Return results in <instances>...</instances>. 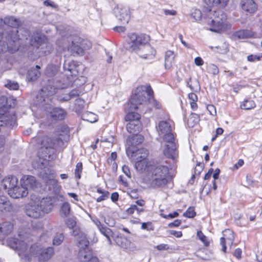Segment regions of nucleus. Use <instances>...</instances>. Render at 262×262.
<instances>
[{
  "label": "nucleus",
  "instance_id": "23",
  "mask_svg": "<svg viewBox=\"0 0 262 262\" xmlns=\"http://www.w3.org/2000/svg\"><path fill=\"white\" fill-rule=\"evenodd\" d=\"M15 189L10 190L9 195L14 199H18L26 196L28 194V190L27 188L21 185V186H18L17 184L14 188Z\"/></svg>",
  "mask_w": 262,
  "mask_h": 262
},
{
  "label": "nucleus",
  "instance_id": "39",
  "mask_svg": "<svg viewBox=\"0 0 262 262\" xmlns=\"http://www.w3.org/2000/svg\"><path fill=\"white\" fill-rule=\"evenodd\" d=\"M81 117L83 120L91 123L95 122L97 121L98 119L97 116L95 114L90 112L83 113Z\"/></svg>",
  "mask_w": 262,
  "mask_h": 262
},
{
  "label": "nucleus",
  "instance_id": "48",
  "mask_svg": "<svg viewBox=\"0 0 262 262\" xmlns=\"http://www.w3.org/2000/svg\"><path fill=\"white\" fill-rule=\"evenodd\" d=\"M64 239V235L62 233H57L53 238V244L54 246L60 245Z\"/></svg>",
  "mask_w": 262,
  "mask_h": 262
},
{
  "label": "nucleus",
  "instance_id": "58",
  "mask_svg": "<svg viewBox=\"0 0 262 262\" xmlns=\"http://www.w3.org/2000/svg\"><path fill=\"white\" fill-rule=\"evenodd\" d=\"M117 157V154L116 152H113L111 154V156L107 158V162L108 163H112L116 164V162L115 161Z\"/></svg>",
  "mask_w": 262,
  "mask_h": 262
},
{
  "label": "nucleus",
  "instance_id": "55",
  "mask_svg": "<svg viewBox=\"0 0 262 262\" xmlns=\"http://www.w3.org/2000/svg\"><path fill=\"white\" fill-rule=\"evenodd\" d=\"M66 224L71 229L77 226L76 221L72 218L68 219L66 222Z\"/></svg>",
  "mask_w": 262,
  "mask_h": 262
},
{
  "label": "nucleus",
  "instance_id": "31",
  "mask_svg": "<svg viewBox=\"0 0 262 262\" xmlns=\"http://www.w3.org/2000/svg\"><path fill=\"white\" fill-rule=\"evenodd\" d=\"M253 35V32L247 29H243L236 31L233 34L234 38L239 39L250 38L252 37Z\"/></svg>",
  "mask_w": 262,
  "mask_h": 262
},
{
  "label": "nucleus",
  "instance_id": "2",
  "mask_svg": "<svg viewBox=\"0 0 262 262\" xmlns=\"http://www.w3.org/2000/svg\"><path fill=\"white\" fill-rule=\"evenodd\" d=\"M157 130L160 136L165 141V147L163 153L167 158L175 160L178 156L177 150L176 138L172 133V127L169 121H161L156 126Z\"/></svg>",
  "mask_w": 262,
  "mask_h": 262
},
{
  "label": "nucleus",
  "instance_id": "16",
  "mask_svg": "<svg viewBox=\"0 0 262 262\" xmlns=\"http://www.w3.org/2000/svg\"><path fill=\"white\" fill-rule=\"evenodd\" d=\"M18 179L13 176H9L5 178L2 181V186L8 192V194L10 192V190L15 189V187L17 184Z\"/></svg>",
  "mask_w": 262,
  "mask_h": 262
},
{
  "label": "nucleus",
  "instance_id": "57",
  "mask_svg": "<svg viewBox=\"0 0 262 262\" xmlns=\"http://www.w3.org/2000/svg\"><path fill=\"white\" fill-rule=\"evenodd\" d=\"M101 234H102L104 236L108 235V234H112V231L111 229L107 228L105 226L101 227L99 229Z\"/></svg>",
  "mask_w": 262,
  "mask_h": 262
},
{
  "label": "nucleus",
  "instance_id": "17",
  "mask_svg": "<svg viewBox=\"0 0 262 262\" xmlns=\"http://www.w3.org/2000/svg\"><path fill=\"white\" fill-rule=\"evenodd\" d=\"M63 69L68 78L76 76L78 73V66L74 61H65L63 64Z\"/></svg>",
  "mask_w": 262,
  "mask_h": 262
},
{
  "label": "nucleus",
  "instance_id": "8",
  "mask_svg": "<svg viewBox=\"0 0 262 262\" xmlns=\"http://www.w3.org/2000/svg\"><path fill=\"white\" fill-rule=\"evenodd\" d=\"M206 15L208 19V24L210 31L220 32L226 29L227 15L223 11L209 9Z\"/></svg>",
  "mask_w": 262,
  "mask_h": 262
},
{
  "label": "nucleus",
  "instance_id": "19",
  "mask_svg": "<svg viewBox=\"0 0 262 262\" xmlns=\"http://www.w3.org/2000/svg\"><path fill=\"white\" fill-rule=\"evenodd\" d=\"M26 213L28 216L35 219L38 218L44 214L41 209L39 207V204L36 202L27 207Z\"/></svg>",
  "mask_w": 262,
  "mask_h": 262
},
{
  "label": "nucleus",
  "instance_id": "9",
  "mask_svg": "<svg viewBox=\"0 0 262 262\" xmlns=\"http://www.w3.org/2000/svg\"><path fill=\"white\" fill-rule=\"evenodd\" d=\"M16 100L13 98H7L6 96H0V119L8 118L5 123L8 125H15L16 122V117L14 113L8 112V110L15 106Z\"/></svg>",
  "mask_w": 262,
  "mask_h": 262
},
{
  "label": "nucleus",
  "instance_id": "36",
  "mask_svg": "<svg viewBox=\"0 0 262 262\" xmlns=\"http://www.w3.org/2000/svg\"><path fill=\"white\" fill-rule=\"evenodd\" d=\"M229 0H205L204 2L209 7L217 6L225 7Z\"/></svg>",
  "mask_w": 262,
  "mask_h": 262
},
{
  "label": "nucleus",
  "instance_id": "34",
  "mask_svg": "<svg viewBox=\"0 0 262 262\" xmlns=\"http://www.w3.org/2000/svg\"><path fill=\"white\" fill-rule=\"evenodd\" d=\"M157 165H133L136 170L141 173H144L147 175L150 174V170L154 166Z\"/></svg>",
  "mask_w": 262,
  "mask_h": 262
},
{
  "label": "nucleus",
  "instance_id": "13",
  "mask_svg": "<svg viewBox=\"0 0 262 262\" xmlns=\"http://www.w3.org/2000/svg\"><path fill=\"white\" fill-rule=\"evenodd\" d=\"M114 13L122 24H126L128 23L130 18V12L128 7H116L114 9Z\"/></svg>",
  "mask_w": 262,
  "mask_h": 262
},
{
  "label": "nucleus",
  "instance_id": "15",
  "mask_svg": "<svg viewBox=\"0 0 262 262\" xmlns=\"http://www.w3.org/2000/svg\"><path fill=\"white\" fill-rule=\"evenodd\" d=\"M223 233L224 237L221 238L220 244L222 246V251L225 252L226 250V243L231 246L234 240V236L233 231L229 229L225 230Z\"/></svg>",
  "mask_w": 262,
  "mask_h": 262
},
{
  "label": "nucleus",
  "instance_id": "52",
  "mask_svg": "<svg viewBox=\"0 0 262 262\" xmlns=\"http://www.w3.org/2000/svg\"><path fill=\"white\" fill-rule=\"evenodd\" d=\"M208 72L214 75H216L219 73V69L215 65L213 64H209L207 67Z\"/></svg>",
  "mask_w": 262,
  "mask_h": 262
},
{
  "label": "nucleus",
  "instance_id": "22",
  "mask_svg": "<svg viewBox=\"0 0 262 262\" xmlns=\"http://www.w3.org/2000/svg\"><path fill=\"white\" fill-rule=\"evenodd\" d=\"M241 6L243 10L249 13H253L257 9V5L253 0H241Z\"/></svg>",
  "mask_w": 262,
  "mask_h": 262
},
{
  "label": "nucleus",
  "instance_id": "11",
  "mask_svg": "<svg viewBox=\"0 0 262 262\" xmlns=\"http://www.w3.org/2000/svg\"><path fill=\"white\" fill-rule=\"evenodd\" d=\"M126 152L132 161L136 163V164L142 162H143V164H144V163L147 164L146 159L148 152L147 149L144 148L134 149L132 147H128L126 148Z\"/></svg>",
  "mask_w": 262,
  "mask_h": 262
},
{
  "label": "nucleus",
  "instance_id": "43",
  "mask_svg": "<svg viewBox=\"0 0 262 262\" xmlns=\"http://www.w3.org/2000/svg\"><path fill=\"white\" fill-rule=\"evenodd\" d=\"M59 67L56 65H49L46 70V74L49 77H52L56 75L59 71Z\"/></svg>",
  "mask_w": 262,
  "mask_h": 262
},
{
  "label": "nucleus",
  "instance_id": "49",
  "mask_svg": "<svg viewBox=\"0 0 262 262\" xmlns=\"http://www.w3.org/2000/svg\"><path fill=\"white\" fill-rule=\"evenodd\" d=\"M70 209L71 208L70 204L67 202L64 203L62 204L60 209V212L62 215L63 217L67 216L70 213Z\"/></svg>",
  "mask_w": 262,
  "mask_h": 262
},
{
  "label": "nucleus",
  "instance_id": "14",
  "mask_svg": "<svg viewBox=\"0 0 262 262\" xmlns=\"http://www.w3.org/2000/svg\"><path fill=\"white\" fill-rule=\"evenodd\" d=\"M155 50L148 42L144 43L136 53L144 59H150L155 55Z\"/></svg>",
  "mask_w": 262,
  "mask_h": 262
},
{
  "label": "nucleus",
  "instance_id": "12",
  "mask_svg": "<svg viewBox=\"0 0 262 262\" xmlns=\"http://www.w3.org/2000/svg\"><path fill=\"white\" fill-rule=\"evenodd\" d=\"M116 244L126 251H135L137 250L136 245L124 236H117L115 239Z\"/></svg>",
  "mask_w": 262,
  "mask_h": 262
},
{
  "label": "nucleus",
  "instance_id": "20",
  "mask_svg": "<svg viewBox=\"0 0 262 262\" xmlns=\"http://www.w3.org/2000/svg\"><path fill=\"white\" fill-rule=\"evenodd\" d=\"M21 184L26 187L28 190V188L34 189L37 187L38 183L35 178L32 176H24L21 179Z\"/></svg>",
  "mask_w": 262,
  "mask_h": 262
},
{
  "label": "nucleus",
  "instance_id": "60",
  "mask_svg": "<svg viewBox=\"0 0 262 262\" xmlns=\"http://www.w3.org/2000/svg\"><path fill=\"white\" fill-rule=\"evenodd\" d=\"M201 14L199 10H195L191 15L195 20H199L201 19Z\"/></svg>",
  "mask_w": 262,
  "mask_h": 262
},
{
  "label": "nucleus",
  "instance_id": "32",
  "mask_svg": "<svg viewBox=\"0 0 262 262\" xmlns=\"http://www.w3.org/2000/svg\"><path fill=\"white\" fill-rule=\"evenodd\" d=\"M174 52L171 51H167L165 55V68L170 69L174 63Z\"/></svg>",
  "mask_w": 262,
  "mask_h": 262
},
{
  "label": "nucleus",
  "instance_id": "50",
  "mask_svg": "<svg viewBox=\"0 0 262 262\" xmlns=\"http://www.w3.org/2000/svg\"><path fill=\"white\" fill-rule=\"evenodd\" d=\"M199 120V117L196 114H192L191 116L189 118L188 123L189 126H193L194 124L196 123Z\"/></svg>",
  "mask_w": 262,
  "mask_h": 262
},
{
  "label": "nucleus",
  "instance_id": "1",
  "mask_svg": "<svg viewBox=\"0 0 262 262\" xmlns=\"http://www.w3.org/2000/svg\"><path fill=\"white\" fill-rule=\"evenodd\" d=\"M70 139V129L64 124L59 125L54 135L37 138V155L39 159L42 160L40 164H45L55 159L57 149H64Z\"/></svg>",
  "mask_w": 262,
  "mask_h": 262
},
{
  "label": "nucleus",
  "instance_id": "38",
  "mask_svg": "<svg viewBox=\"0 0 262 262\" xmlns=\"http://www.w3.org/2000/svg\"><path fill=\"white\" fill-rule=\"evenodd\" d=\"M4 23L11 27H17L20 25V21L13 16L6 17L4 19Z\"/></svg>",
  "mask_w": 262,
  "mask_h": 262
},
{
  "label": "nucleus",
  "instance_id": "33",
  "mask_svg": "<svg viewBox=\"0 0 262 262\" xmlns=\"http://www.w3.org/2000/svg\"><path fill=\"white\" fill-rule=\"evenodd\" d=\"M90 242L88 239L86 234H81L80 236L77 237L76 242V246L79 249L89 247Z\"/></svg>",
  "mask_w": 262,
  "mask_h": 262
},
{
  "label": "nucleus",
  "instance_id": "7",
  "mask_svg": "<svg viewBox=\"0 0 262 262\" xmlns=\"http://www.w3.org/2000/svg\"><path fill=\"white\" fill-rule=\"evenodd\" d=\"M19 238L16 237H10L7 239V245L18 252L19 256L21 257L23 262H29L30 257L28 255L26 251L28 250L30 242L33 241L32 237L25 236L22 234H19Z\"/></svg>",
  "mask_w": 262,
  "mask_h": 262
},
{
  "label": "nucleus",
  "instance_id": "56",
  "mask_svg": "<svg viewBox=\"0 0 262 262\" xmlns=\"http://www.w3.org/2000/svg\"><path fill=\"white\" fill-rule=\"evenodd\" d=\"M261 59V56L259 55L251 54L248 56L247 60L250 62H255L256 61H259Z\"/></svg>",
  "mask_w": 262,
  "mask_h": 262
},
{
  "label": "nucleus",
  "instance_id": "63",
  "mask_svg": "<svg viewBox=\"0 0 262 262\" xmlns=\"http://www.w3.org/2000/svg\"><path fill=\"white\" fill-rule=\"evenodd\" d=\"M224 132V129L222 128H221V127H219L217 128L216 129V132H215V135L211 139V141L213 142L214 141L216 137L219 136V135H221L223 134Z\"/></svg>",
  "mask_w": 262,
  "mask_h": 262
},
{
  "label": "nucleus",
  "instance_id": "61",
  "mask_svg": "<svg viewBox=\"0 0 262 262\" xmlns=\"http://www.w3.org/2000/svg\"><path fill=\"white\" fill-rule=\"evenodd\" d=\"M207 109L208 111L209 112L210 114L214 116L216 114V108L213 105H208L207 106Z\"/></svg>",
  "mask_w": 262,
  "mask_h": 262
},
{
  "label": "nucleus",
  "instance_id": "35",
  "mask_svg": "<svg viewBox=\"0 0 262 262\" xmlns=\"http://www.w3.org/2000/svg\"><path fill=\"white\" fill-rule=\"evenodd\" d=\"M42 248V247L40 245L34 244L31 245L29 252L27 250L26 251L27 253L30 257V260L31 259V256L38 257V255L40 254Z\"/></svg>",
  "mask_w": 262,
  "mask_h": 262
},
{
  "label": "nucleus",
  "instance_id": "59",
  "mask_svg": "<svg viewBox=\"0 0 262 262\" xmlns=\"http://www.w3.org/2000/svg\"><path fill=\"white\" fill-rule=\"evenodd\" d=\"M82 170V165H76V167L75 170V174L76 177L79 179L81 178V173Z\"/></svg>",
  "mask_w": 262,
  "mask_h": 262
},
{
  "label": "nucleus",
  "instance_id": "53",
  "mask_svg": "<svg viewBox=\"0 0 262 262\" xmlns=\"http://www.w3.org/2000/svg\"><path fill=\"white\" fill-rule=\"evenodd\" d=\"M195 215V212L194 211V208L192 207L188 208L183 214L184 216L189 218L193 217Z\"/></svg>",
  "mask_w": 262,
  "mask_h": 262
},
{
  "label": "nucleus",
  "instance_id": "46",
  "mask_svg": "<svg viewBox=\"0 0 262 262\" xmlns=\"http://www.w3.org/2000/svg\"><path fill=\"white\" fill-rule=\"evenodd\" d=\"M4 85L10 90H16L19 88V84L17 82L10 80H7Z\"/></svg>",
  "mask_w": 262,
  "mask_h": 262
},
{
  "label": "nucleus",
  "instance_id": "40",
  "mask_svg": "<svg viewBox=\"0 0 262 262\" xmlns=\"http://www.w3.org/2000/svg\"><path fill=\"white\" fill-rule=\"evenodd\" d=\"M55 177L52 178L47 182H46L47 186H49L51 190L56 192L59 190L60 186L58 183V181L55 179Z\"/></svg>",
  "mask_w": 262,
  "mask_h": 262
},
{
  "label": "nucleus",
  "instance_id": "18",
  "mask_svg": "<svg viewBox=\"0 0 262 262\" xmlns=\"http://www.w3.org/2000/svg\"><path fill=\"white\" fill-rule=\"evenodd\" d=\"M49 165H39V171L38 176L47 182L50 179L55 177V173L54 170H52L49 166Z\"/></svg>",
  "mask_w": 262,
  "mask_h": 262
},
{
  "label": "nucleus",
  "instance_id": "6",
  "mask_svg": "<svg viewBox=\"0 0 262 262\" xmlns=\"http://www.w3.org/2000/svg\"><path fill=\"white\" fill-rule=\"evenodd\" d=\"M150 170L151 186L154 188L162 187L166 185L168 179H171L175 174V169L164 165H157Z\"/></svg>",
  "mask_w": 262,
  "mask_h": 262
},
{
  "label": "nucleus",
  "instance_id": "47",
  "mask_svg": "<svg viewBox=\"0 0 262 262\" xmlns=\"http://www.w3.org/2000/svg\"><path fill=\"white\" fill-rule=\"evenodd\" d=\"M84 101L81 98L76 99L75 101L74 108L76 112H80L84 108Z\"/></svg>",
  "mask_w": 262,
  "mask_h": 262
},
{
  "label": "nucleus",
  "instance_id": "24",
  "mask_svg": "<svg viewBox=\"0 0 262 262\" xmlns=\"http://www.w3.org/2000/svg\"><path fill=\"white\" fill-rule=\"evenodd\" d=\"M36 203L39 204V208L43 214L49 213L52 208V202L50 198H43Z\"/></svg>",
  "mask_w": 262,
  "mask_h": 262
},
{
  "label": "nucleus",
  "instance_id": "21",
  "mask_svg": "<svg viewBox=\"0 0 262 262\" xmlns=\"http://www.w3.org/2000/svg\"><path fill=\"white\" fill-rule=\"evenodd\" d=\"M78 257L81 261L91 262L92 259L96 257L93 256L92 250L90 247H87L79 249Z\"/></svg>",
  "mask_w": 262,
  "mask_h": 262
},
{
  "label": "nucleus",
  "instance_id": "28",
  "mask_svg": "<svg viewBox=\"0 0 262 262\" xmlns=\"http://www.w3.org/2000/svg\"><path fill=\"white\" fill-rule=\"evenodd\" d=\"M131 138L127 139V144L128 147H132L134 149H136L135 146L143 142L144 137L141 135L134 134Z\"/></svg>",
  "mask_w": 262,
  "mask_h": 262
},
{
  "label": "nucleus",
  "instance_id": "37",
  "mask_svg": "<svg viewBox=\"0 0 262 262\" xmlns=\"http://www.w3.org/2000/svg\"><path fill=\"white\" fill-rule=\"evenodd\" d=\"M13 229V225L9 222H6L0 224V232L4 235L10 234Z\"/></svg>",
  "mask_w": 262,
  "mask_h": 262
},
{
  "label": "nucleus",
  "instance_id": "64",
  "mask_svg": "<svg viewBox=\"0 0 262 262\" xmlns=\"http://www.w3.org/2000/svg\"><path fill=\"white\" fill-rule=\"evenodd\" d=\"M80 93L81 92L79 90H73L71 91L69 94L71 96V98H72L79 96Z\"/></svg>",
  "mask_w": 262,
  "mask_h": 262
},
{
  "label": "nucleus",
  "instance_id": "51",
  "mask_svg": "<svg viewBox=\"0 0 262 262\" xmlns=\"http://www.w3.org/2000/svg\"><path fill=\"white\" fill-rule=\"evenodd\" d=\"M197 236L206 246H208L209 245V242L208 241L207 237L201 231H198Z\"/></svg>",
  "mask_w": 262,
  "mask_h": 262
},
{
  "label": "nucleus",
  "instance_id": "42",
  "mask_svg": "<svg viewBox=\"0 0 262 262\" xmlns=\"http://www.w3.org/2000/svg\"><path fill=\"white\" fill-rule=\"evenodd\" d=\"M256 104L253 100L248 99L245 100L241 104L240 107L242 109L249 110L255 108Z\"/></svg>",
  "mask_w": 262,
  "mask_h": 262
},
{
  "label": "nucleus",
  "instance_id": "45",
  "mask_svg": "<svg viewBox=\"0 0 262 262\" xmlns=\"http://www.w3.org/2000/svg\"><path fill=\"white\" fill-rule=\"evenodd\" d=\"M56 90L57 88L55 86L48 85L43 87L41 90L47 95L51 96L56 93Z\"/></svg>",
  "mask_w": 262,
  "mask_h": 262
},
{
  "label": "nucleus",
  "instance_id": "62",
  "mask_svg": "<svg viewBox=\"0 0 262 262\" xmlns=\"http://www.w3.org/2000/svg\"><path fill=\"white\" fill-rule=\"evenodd\" d=\"M203 169V165H196L194 169V174L199 175Z\"/></svg>",
  "mask_w": 262,
  "mask_h": 262
},
{
  "label": "nucleus",
  "instance_id": "26",
  "mask_svg": "<svg viewBox=\"0 0 262 262\" xmlns=\"http://www.w3.org/2000/svg\"><path fill=\"white\" fill-rule=\"evenodd\" d=\"M126 129L130 134H138L142 130V125L140 120L129 122L126 125Z\"/></svg>",
  "mask_w": 262,
  "mask_h": 262
},
{
  "label": "nucleus",
  "instance_id": "27",
  "mask_svg": "<svg viewBox=\"0 0 262 262\" xmlns=\"http://www.w3.org/2000/svg\"><path fill=\"white\" fill-rule=\"evenodd\" d=\"M128 107L125 109V111L127 112V114L125 116V119L126 121L129 122L132 121L133 120H139L141 116L139 114L135 113L134 111L137 108H134L132 107V105L128 104Z\"/></svg>",
  "mask_w": 262,
  "mask_h": 262
},
{
  "label": "nucleus",
  "instance_id": "41",
  "mask_svg": "<svg viewBox=\"0 0 262 262\" xmlns=\"http://www.w3.org/2000/svg\"><path fill=\"white\" fill-rule=\"evenodd\" d=\"M45 36L39 35L38 34L34 35L31 38V43L32 45L41 46L46 41Z\"/></svg>",
  "mask_w": 262,
  "mask_h": 262
},
{
  "label": "nucleus",
  "instance_id": "44",
  "mask_svg": "<svg viewBox=\"0 0 262 262\" xmlns=\"http://www.w3.org/2000/svg\"><path fill=\"white\" fill-rule=\"evenodd\" d=\"M187 85L192 91L194 92H196L200 91V90L199 82L196 79H194L193 80L190 79L189 81L187 82Z\"/></svg>",
  "mask_w": 262,
  "mask_h": 262
},
{
  "label": "nucleus",
  "instance_id": "3",
  "mask_svg": "<svg viewBox=\"0 0 262 262\" xmlns=\"http://www.w3.org/2000/svg\"><path fill=\"white\" fill-rule=\"evenodd\" d=\"M58 44L63 51L67 50L74 56L82 54L84 50H89L92 47L90 41L84 40L76 35L63 36Z\"/></svg>",
  "mask_w": 262,
  "mask_h": 262
},
{
  "label": "nucleus",
  "instance_id": "54",
  "mask_svg": "<svg viewBox=\"0 0 262 262\" xmlns=\"http://www.w3.org/2000/svg\"><path fill=\"white\" fill-rule=\"evenodd\" d=\"M72 232V235L74 236H80L81 234H84L82 231H81L80 228L79 226H77L73 228Z\"/></svg>",
  "mask_w": 262,
  "mask_h": 262
},
{
  "label": "nucleus",
  "instance_id": "30",
  "mask_svg": "<svg viewBox=\"0 0 262 262\" xmlns=\"http://www.w3.org/2000/svg\"><path fill=\"white\" fill-rule=\"evenodd\" d=\"M66 115V112L61 108H54L50 112V117L55 120H61Z\"/></svg>",
  "mask_w": 262,
  "mask_h": 262
},
{
  "label": "nucleus",
  "instance_id": "25",
  "mask_svg": "<svg viewBox=\"0 0 262 262\" xmlns=\"http://www.w3.org/2000/svg\"><path fill=\"white\" fill-rule=\"evenodd\" d=\"M54 253V249L53 247H50L45 249L42 248L38 255V259L40 262L46 261L51 258Z\"/></svg>",
  "mask_w": 262,
  "mask_h": 262
},
{
  "label": "nucleus",
  "instance_id": "4",
  "mask_svg": "<svg viewBox=\"0 0 262 262\" xmlns=\"http://www.w3.org/2000/svg\"><path fill=\"white\" fill-rule=\"evenodd\" d=\"M153 94L150 85L139 86L135 90L128 104L134 108H138L139 105H150L159 108V103L154 99Z\"/></svg>",
  "mask_w": 262,
  "mask_h": 262
},
{
  "label": "nucleus",
  "instance_id": "29",
  "mask_svg": "<svg viewBox=\"0 0 262 262\" xmlns=\"http://www.w3.org/2000/svg\"><path fill=\"white\" fill-rule=\"evenodd\" d=\"M40 67L36 66L35 68H32L29 70L27 74V79L28 81H35L40 76V73L39 71Z\"/></svg>",
  "mask_w": 262,
  "mask_h": 262
},
{
  "label": "nucleus",
  "instance_id": "10",
  "mask_svg": "<svg viewBox=\"0 0 262 262\" xmlns=\"http://www.w3.org/2000/svg\"><path fill=\"white\" fill-rule=\"evenodd\" d=\"M128 37V39L124 47L130 52L137 53L144 43L149 41V36L143 34L138 35L136 33H130Z\"/></svg>",
  "mask_w": 262,
  "mask_h": 262
},
{
  "label": "nucleus",
  "instance_id": "5",
  "mask_svg": "<svg viewBox=\"0 0 262 262\" xmlns=\"http://www.w3.org/2000/svg\"><path fill=\"white\" fill-rule=\"evenodd\" d=\"M24 33L22 38L17 34L18 31L11 28H8L3 34L5 35L3 42L2 41L3 34L0 32V52H4L8 49L16 51L18 50L19 46L17 43L19 39H27L30 36V32L28 30H20Z\"/></svg>",
  "mask_w": 262,
  "mask_h": 262
}]
</instances>
